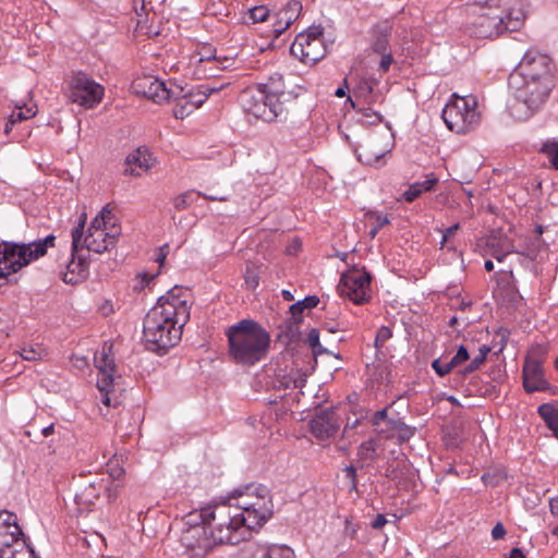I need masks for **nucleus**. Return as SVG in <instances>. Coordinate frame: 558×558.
Instances as JSON below:
<instances>
[{
	"label": "nucleus",
	"mask_w": 558,
	"mask_h": 558,
	"mask_svg": "<svg viewBox=\"0 0 558 558\" xmlns=\"http://www.w3.org/2000/svg\"><path fill=\"white\" fill-rule=\"evenodd\" d=\"M272 514L269 489L264 485L248 484L234 489L228 501L203 507L207 519L219 520L230 533L231 545H236L251 536V532L260 527Z\"/></svg>",
	"instance_id": "f257e3e1"
},
{
	"label": "nucleus",
	"mask_w": 558,
	"mask_h": 558,
	"mask_svg": "<svg viewBox=\"0 0 558 558\" xmlns=\"http://www.w3.org/2000/svg\"><path fill=\"white\" fill-rule=\"evenodd\" d=\"M291 97V93L286 90L283 76L275 73L265 83L245 89L240 100L247 113L265 122H272L286 117V104Z\"/></svg>",
	"instance_id": "f03ea898"
},
{
	"label": "nucleus",
	"mask_w": 558,
	"mask_h": 558,
	"mask_svg": "<svg viewBox=\"0 0 558 558\" xmlns=\"http://www.w3.org/2000/svg\"><path fill=\"white\" fill-rule=\"evenodd\" d=\"M203 508L189 513L187 524L181 535V543L189 558H206L216 547L231 545L230 533L219 520L205 518Z\"/></svg>",
	"instance_id": "7ed1b4c3"
},
{
	"label": "nucleus",
	"mask_w": 558,
	"mask_h": 558,
	"mask_svg": "<svg viewBox=\"0 0 558 558\" xmlns=\"http://www.w3.org/2000/svg\"><path fill=\"white\" fill-rule=\"evenodd\" d=\"M184 311L175 316L171 306L151 307L143 322V335L148 350L163 354L174 347L182 337L187 323Z\"/></svg>",
	"instance_id": "20e7f679"
},
{
	"label": "nucleus",
	"mask_w": 558,
	"mask_h": 558,
	"mask_svg": "<svg viewBox=\"0 0 558 558\" xmlns=\"http://www.w3.org/2000/svg\"><path fill=\"white\" fill-rule=\"evenodd\" d=\"M229 353L238 364L254 365L270 347L269 333L255 320L242 319L227 331Z\"/></svg>",
	"instance_id": "39448f33"
},
{
	"label": "nucleus",
	"mask_w": 558,
	"mask_h": 558,
	"mask_svg": "<svg viewBox=\"0 0 558 558\" xmlns=\"http://www.w3.org/2000/svg\"><path fill=\"white\" fill-rule=\"evenodd\" d=\"M86 215L83 214L77 226L72 230V248L77 253L80 248H86L89 252L101 254L116 246L118 238L121 234V228L116 225V218L108 207L93 219L84 235Z\"/></svg>",
	"instance_id": "423d86ee"
},
{
	"label": "nucleus",
	"mask_w": 558,
	"mask_h": 558,
	"mask_svg": "<svg viewBox=\"0 0 558 558\" xmlns=\"http://www.w3.org/2000/svg\"><path fill=\"white\" fill-rule=\"evenodd\" d=\"M517 0H485L481 5L483 12L475 26L477 35L485 38L497 37L504 32H514L520 28L524 13L514 8Z\"/></svg>",
	"instance_id": "0eeeda50"
},
{
	"label": "nucleus",
	"mask_w": 558,
	"mask_h": 558,
	"mask_svg": "<svg viewBox=\"0 0 558 558\" xmlns=\"http://www.w3.org/2000/svg\"><path fill=\"white\" fill-rule=\"evenodd\" d=\"M508 84L517 100L510 107L511 114L517 120H526L538 111L555 86V82L530 80L517 74L509 75Z\"/></svg>",
	"instance_id": "6e6552de"
},
{
	"label": "nucleus",
	"mask_w": 558,
	"mask_h": 558,
	"mask_svg": "<svg viewBox=\"0 0 558 558\" xmlns=\"http://www.w3.org/2000/svg\"><path fill=\"white\" fill-rule=\"evenodd\" d=\"M56 236L49 234L29 243L3 242L0 244V279H8L33 260L46 255L54 246Z\"/></svg>",
	"instance_id": "1a4fd4ad"
},
{
	"label": "nucleus",
	"mask_w": 558,
	"mask_h": 558,
	"mask_svg": "<svg viewBox=\"0 0 558 558\" xmlns=\"http://www.w3.org/2000/svg\"><path fill=\"white\" fill-rule=\"evenodd\" d=\"M448 102L442 109V120L447 128L457 133L465 134L474 130L481 122V113L477 110V98L473 95L459 97Z\"/></svg>",
	"instance_id": "9d476101"
},
{
	"label": "nucleus",
	"mask_w": 558,
	"mask_h": 558,
	"mask_svg": "<svg viewBox=\"0 0 558 558\" xmlns=\"http://www.w3.org/2000/svg\"><path fill=\"white\" fill-rule=\"evenodd\" d=\"M0 558H37L26 543L16 514L0 511Z\"/></svg>",
	"instance_id": "9b49d317"
},
{
	"label": "nucleus",
	"mask_w": 558,
	"mask_h": 558,
	"mask_svg": "<svg viewBox=\"0 0 558 558\" xmlns=\"http://www.w3.org/2000/svg\"><path fill=\"white\" fill-rule=\"evenodd\" d=\"M323 32L322 26H311L306 32L300 33L290 47L291 54L306 64H315L322 60L327 53Z\"/></svg>",
	"instance_id": "f8f14e48"
},
{
	"label": "nucleus",
	"mask_w": 558,
	"mask_h": 558,
	"mask_svg": "<svg viewBox=\"0 0 558 558\" xmlns=\"http://www.w3.org/2000/svg\"><path fill=\"white\" fill-rule=\"evenodd\" d=\"M371 274L363 268H352L342 274L338 290L342 296L355 304H364L371 299Z\"/></svg>",
	"instance_id": "ddd939ff"
},
{
	"label": "nucleus",
	"mask_w": 558,
	"mask_h": 558,
	"mask_svg": "<svg viewBox=\"0 0 558 558\" xmlns=\"http://www.w3.org/2000/svg\"><path fill=\"white\" fill-rule=\"evenodd\" d=\"M104 87L95 82L89 75L78 72L69 82L68 96L72 102L85 108H93L104 97Z\"/></svg>",
	"instance_id": "4468645a"
},
{
	"label": "nucleus",
	"mask_w": 558,
	"mask_h": 558,
	"mask_svg": "<svg viewBox=\"0 0 558 558\" xmlns=\"http://www.w3.org/2000/svg\"><path fill=\"white\" fill-rule=\"evenodd\" d=\"M511 74L530 80L554 82L550 58L537 50H527Z\"/></svg>",
	"instance_id": "2eb2a0df"
},
{
	"label": "nucleus",
	"mask_w": 558,
	"mask_h": 558,
	"mask_svg": "<svg viewBox=\"0 0 558 558\" xmlns=\"http://www.w3.org/2000/svg\"><path fill=\"white\" fill-rule=\"evenodd\" d=\"M134 93L143 95L156 104H161L174 96V89L168 88L163 81L154 76L137 77L132 83Z\"/></svg>",
	"instance_id": "dca6fc26"
},
{
	"label": "nucleus",
	"mask_w": 558,
	"mask_h": 558,
	"mask_svg": "<svg viewBox=\"0 0 558 558\" xmlns=\"http://www.w3.org/2000/svg\"><path fill=\"white\" fill-rule=\"evenodd\" d=\"M94 362L98 368L97 387L102 393L101 401L104 404L110 407L111 401L109 398L110 388L113 385L116 365L113 359H111L105 350L101 353H96Z\"/></svg>",
	"instance_id": "f3484780"
},
{
	"label": "nucleus",
	"mask_w": 558,
	"mask_h": 558,
	"mask_svg": "<svg viewBox=\"0 0 558 558\" xmlns=\"http://www.w3.org/2000/svg\"><path fill=\"white\" fill-rule=\"evenodd\" d=\"M310 427L317 439L325 440L338 433L340 422L333 409H323L311 420Z\"/></svg>",
	"instance_id": "a211bd4d"
},
{
	"label": "nucleus",
	"mask_w": 558,
	"mask_h": 558,
	"mask_svg": "<svg viewBox=\"0 0 558 558\" xmlns=\"http://www.w3.org/2000/svg\"><path fill=\"white\" fill-rule=\"evenodd\" d=\"M523 386L526 392L544 391L549 384L544 377L542 362L529 355L523 366Z\"/></svg>",
	"instance_id": "6ab92c4d"
},
{
	"label": "nucleus",
	"mask_w": 558,
	"mask_h": 558,
	"mask_svg": "<svg viewBox=\"0 0 558 558\" xmlns=\"http://www.w3.org/2000/svg\"><path fill=\"white\" fill-rule=\"evenodd\" d=\"M380 138L373 136L360 144L355 149L357 158L361 162L368 166H377L389 151L387 146L379 147Z\"/></svg>",
	"instance_id": "aec40b11"
},
{
	"label": "nucleus",
	"mask_w": 558,
	"mask_h": 558,
	"mask_svg": "<svg viewBox=\"0 0 558 558\" xmlns=\"http://www.w3.org/2000/svg\"><path fill=\"white\" fill-rule=\"evenodd\" d=\"M487 246L490 250L492 256L497 262H502L507 255L512 254V253L525 255L531 259L535 258L534 252L529 251L525 253L523 251L517 250L513 241L507 236L501 235V234L489 236L487 240Z\"/></svg>",
	"instance_id": "412c9836"
},
{
	"label": "nucleus",
	"mask_w": 558,
	"mask_h": 558,
	"mask_svg": "<svg viewBox=\"0 0 558 558\" xmlns=\"http://www.w3.org/2000/svg\"><path fill=\"white\" fill-rule=\"evenodd\" d=\"M392 25L389 21H380L375 24L371 32V47L377 53L386 52L389 48V38Z\"/></svg>",
	"instance_id": "4be33fe9"
},
{
	"label": "nucleus",
	"mask_w": 558,
	"mask_h": 558,
	"mask_svg": "<svg viewBox=\"0 0 558 558\" xmlns=\"http://www.w3.org/2000/svg\"><path fill=\"white\" fill-rule=\"evenodd\" d=\"M125 172L132 175H140L141 171H147L151 168V155L146 148L133 150L125 160Z\"/></svg>",
	"instance_id": "5701e85b"
},
{
	"label": "nucleus",
	"mask_w": 558,
	"mask_h": 558,
	"mask_svg": "<svg viewBox=\"0 0 558 558\" xmlns=\"http://www.w3.org/2000/svg\"><path fill=\"white\" fill-rule=\"evenodd\" d=\"M105 480L101 478L92 481L88 484L81 487L78 492H76L75 501L78 506H82L87 509L89 506L94 505L95 500L99 498L100 494L105 490Z\"/></svg>",
	"instance_id": "b1692460"
},
{
	"label": "nucleus",
	"mask_w": 558,
	"mask_h": 558,
	"mask_svg": "<svg viewBox=\"0 0 558 558\" xmlns=\"http://www.w3.org/2000/svg\"><path fill=\"white\" fill-rule=\"evenodd\" d=\"M182 289L174 287L170 291L167 292L166 295H162L158 299L157 304L154 307H165L171 306L174 310L175 316H179L181 311L185 312L186 320L190 319V307L187 305V301L182 296Z\"/></svg>",
	"instance_id": "393cba45"
},
{
	"label": "nucleus",
	"mask_w": 558,
	"mask_h": 558,
	"mask_svg": "<svg viewBox=\"0 0 558 558\" xmlns=\"http://www.w3.org/2000/svg\"><path fill=\"white\" fill-rule=\"evenodd\" d=\"M302 4L299 1L290 2L286 9L280 11V20L278 25L275 27V33L280 35L286 31L300 15Z\"/></svg>",
	"instance_id": "a878e982"
},
{
	"label": "nucleus",
	"mask_w": 558,
	"mask_h": 558,
	"mask_svg": "<svg viewBox=\"0 0 558 558\" xmlns=\"http://www.w3.org/2000/svg\"><path fill=\"white\" fill-rule=\"evenodd\" d=\"M74 254L72 252V260L68 264V271L64 274L63 281L66 283L75 284L80 279L85 278L87 274V263L83 258H78L76 262L74 259Z\"/></svg>",
	"instance_id": "bb28decb"
},
{
	"label": "nucleus",
	"mask_w": 558,
	"mask_h": 558,
	"mask_svg": "<svg viewBox=\"0 0 558 558\" xmlns=\"http://www.w3.org/2000/svg\"><path fill=\"white\" fill-rule=\"evenodd\" d=\"M388 423L389 428L384 434L386 438L398 437L400 441H407L414 434V429L400 420H389Z\"/></svg>",
	"instance_id": "cd10ccee"
},
{
	"label": "nucleus",
	"mask_w": 558,
	"mask_h": 558,
	"mask_svg": "<svg viewBox=\"0 0 558 558\" xmlns=\"http://www.w3.org/2000/svg\"><path fill=\"white\" fill-rule=\"evenodd\" d=\"M537 412L558 439V408L551 403H543L538 407Z\"/></svg>",
	"instance_id": "c85d7f7f"
},
{
	"label": "nucleus",
	"mask_w": 558,
	"mask_h": 558,
	"mask_svg": "<svg viewBox=\"0 0 558 558\" xmlns=\"http://www.w3.org/2000/svg\"><path fill=\"white\" fill-rule=\"evenodd\" d=\"M319 299L316 295H310L304 298L301 301H298L296 303L292 304L289 308L292 318L296 324L302 322V314L305 310L314 308L318 305Z\"/></svg>",
	"instance_id": "c756f323"
},
{
	"label": "nucleus",
	"mask_w": 558,
	"mask_h": 558,
	"mask_svg": "<svg viewBox=\"0 0 558 558\" xmlns=\"http://www.w3.org/2000/svg\"><path fill=\"white\" fill-rule=\"evenodd\" d=\"M177 89H179V92L174 90V96L171 97V99L177 101V105L173 108V116L177 119H184L185 117L190 116L194 109L193 106H191L186 98L182 95L184 92L183 88L177 87Z\"/></svg>",
	"instance_id": "7c9ffc66"
},
{
	"label": "nucleus",
	"mask_w": 558,
	"mask_h": 558,
	"mask_svg": "<svg viewBox=\"0 0 558 558\" xmlns=\"http://www.w3.org/2000/svg\"><path fill=\"white\" fill-rule=\"evenodd\" d=\"M21 356L25 361H39L46 355V350L40 344H29L21 349Z\"/></svg>",
	"instance_id": "2f4dec72"
},
{
	"label": "nucleus",
	"mask_w": 558,
	"mask_h": 558,
	"mask_svg": "<svg viewBox=\"0 0 558 558\" xmlns=\"http://www.w3.org/2000/svg\"><path fill=\"white\" fill-rule=\"evenodd\" d=\"M36 114L34 106H16L15 110L9 116L10 123L16 124L27 120Z\"/></svg>",
	"instance_id": "473e14b6"
},
{
	"label": "nucleus",
	"mask_w": 558,
	"mask_h": 558,
	"mask_svg": "<svg viewBox=\"0 0 558 558\" xmlns=\"http://www.w3.org/2000/svg\"><path fill=\"white\" fill-rule=\"evenodd\" d=\"M182 95L186 98L189 104L193 106L194 110L199 108L207 100L206 94H204L199 85L186 93H182Z\"/></svg>",
	"instance_id": "72a5a7b5"
},
{
	"label": "nucleus",
	"mask_w": 558,
	"mask_h": 558,
	"mask_svg": "<svg viewBox=\"0 0 558 558\" xmlns=\"http://www.w3.org/2000/svg\"><path fill=\"white\" fill-rule=\"evenodd\" d=\"M541 151L548 158L553 168L558 170V141L544 143Z\"/></svg>",
	"instance_id": "f704fd0d"
},
{
	"label": "nucleus",
	"mask_w": 558,
	"mask_h": 558,
	"mask_svg": "<svg viewBox=\"0 0 558 558\" xmlns=\"http://www.w3.org/2000/svg\"><path fill=\"white\" fill-rule=\"evenodd\" d=\"M263 558H294V553L287 546L274 545L264 551Z\"/></svg>",
	"instance_id": "c9c22d12"
},
{
	"label": "nucleus",
	"mask_w": 558,
	"mask_h": 558,
	"mask_svg": "<svg viewBox=\"0 0 558 558\" xmlns=\"http://www.w3.org/2000/svg\"><path fill=\"white\" fill-rule=\"evenodd\" d=\"M507 478V473L504 470H489L482 475V481L488 486H498Z\"/></svg>",
	"instance_id": "e433bc0d"
},
{
	"label": "nucleus",
	"mask_w": 558,
	"mask_h": 558,
	"mask_svg": "<svg viewBox=\"0 0 558 558\" xmlns=\"http://www.w3.org/2000/svg\"><path fill=\"white\" fill-rule=\"evenodd\" d=\"M306 379L300 374H289L279 380V387L283 389H295L304 386Z\"/></svg>",
	"instance_id": "4c0bfd02"
},
{
	"label": "nucleus",
	"mask_w": 558,
	"mask_h": 558,
	"mask_svg": "<svg viewBox=\"0 0 558 558\" xmlns=\"http://www.w3.org/2000/svg\"><path fill=\"white\" fill-rule=\"evenodd\" d=\"M389 420L390 418L387 417V409H383L375 412L372 418V423L376 432L384 435L387 428H389Z\"/></svg>",
	"instance_id": "58836bf2"
},
{
	"label": "nucleus",
	"mask_w": 558,
	"mask_h": 558,
	"mask_svg": "<svg viewBox=\"0 0 558 558\" xmlns=\"http://www.w3.org/2000/svg\"><path fill=\"white\" fill-rule=\"evenodd\" d=\"M307 343L312 348L315 355L326 352V349H324L319 342V331L316 328L310 330L307 335Z\"/></svg>",
	"instance_id": "ea45409f"
},
{
	"label": "nucleus",
	"mask_w": 558,
	"mask_h": 558,
	"mask_svg": "<svg viewBox=\"0 0 558 558\" xmlns=\"http://www.w3.org/2000/svg\"><path fill=\"white\" fill-rule=\"evenodd\" d=\"M193 194V191H187L175 196L172 201L174 208L178 210L187 208L194 202Z\"/></svg>",
	"instance_id": "a19ab883"
},
{
	"label": "nucleus",
	"mask_w": 558,
	"mask_h": 558,
	"mask_svg": "<svg viewBox=\"0 0 558 558\" xmlns=\"http://www.w3.org/2000/svg\"><path fill=\"white\" fill-rule=\"evenodd\" d=\"M368 216H369L371 218H374V219H375V222H374L373 227H372V228H371V230H369V235H371V238H373V239H374V238L377 235L378 231H379L383 227H385V226L389 225V223H390V221H389L388 217H386V216H381V215L376 214V213H369V214H368Z\"/></svg>",
	"instance_id": "79ce46f5"
},
{
	"label": "nucleus",
	"mask_w": 558,
	"mask_h": 558,
	"mask_svg": "<svg viewBox=\"0 0 558 558\" xmlns=\"http://www.w3.org/2000/svg\"><path fill=\"white\" fill-rule=\"evenodd\" d=\"M392 337V330L388 326H381L375 337V347L377 349H381L387 340H389Z\"/></svg>",
	"instance_id": "37998d69"
},
{
	"label": "nucleus",
	"mask_w": 558,
	"mask_h": 558,
	"mask_svg": "<svg viewBox=\"0 0 558 558\" xmlns=\"http://www.w3.org/2000/svg\"><path fill=\"white\" fill-rule=\"evenodd\" d=\"M432 367L440 377L448 375L454 368L453 365H451L450 361L442 362L440 357L435 359L432 362Z\"/></svg>",
	"instance_id": "c03bdc74"
},
{
	"label": "nucleus",
	"mask_w": 558,
	"mask_h": 558,
	"mask_svg": "<svg viewBox=\"0 0 558 558\" xmlns=\"http://www.w3.org/2000/svg\"><path fill=\"white\" fill-rule=\"evenodd\" d=\"M269 15V10L264 5L254 7L250 11V17L254 23L264 22Z\"/></svg>",
	"instance_id": "a18cd8bd"
},
{
	"label": "nucleus",
	"mask_w": 558,
	"mask_h": 558,
	"mask_svg": "<svg viewBox=\"0 0 558 558\" xmlns=\"http://www.w3.org/2000/svg\"><path fill=\"white\" fill-rule=\"evenodd\" d=\"M470 359V354L468 349L464 345H460L456 355L450 360L451 365L456 368L462 363L466 362Z\"/></svg>",
	"instance_id": "49530a36"
},
{
	"label": "nucleus",
	"mask_w": 558,
	"mask_h": 558,
	"mask_svg": "<svg viewBox=\"0 0 558 558\" xmlns=\"http://www.w3.org/2000/svg\"><path fill=\"white\" fill-rule=\"evenodd\" d=\"M437 183H438V179L435 175L430 174L427 177L426 180H424L422 182H415L414 184L420 190V193L422 194L423 192L433 191Z\"/></svg>",
	"instance_id": "de8ad7c7"
},
{
	"label": "nucleus",
	"mask_w": 558,
	"mask_h": 558,
	"mask_svg": "<svg viewBox=\"0 0 558 558\" xmlns=\"http://www.w3.org/2000/svg\"><path fill=\"white\" fill-rule=\"evenodd\" d=\"M359 454H360L363 459L374 460V459H375L376 451H375V448H374L373 442H371V441L363 442V444L361 445V447H360Z\"/></svg>",
	"instance_id": "09e8293b"
},
{
	"label": "nucleus",
	"mask_w": 558,
	"mask_h": 558,
	"mask_svg": "<svg viewBox=\"0 0 558 558\" xmlns=\"http://www.w3.org/2000/svg\"><path fill=\"white\" fill-rule=\"evenodd\" d=\"M486 361L483 354L477 353L471 361V363L464 368L463 374H470L478 369L482 364Z\"/></svg>",
	"instance_id": "8fccbe9b"
},
{
	"label": "nucleus",
	"mask_w": 558,
	"mask_h": 558,
	"mask_svg": "<svg viewBox=\"0 0 558 558\" xmlns=\"http://www.w3.org/2000/svg\"><path fill=\"white\" fill-rule=\"evenodd\" d=\"M420 196H421L420 190L413 183V184H410L408 190H405L403 192L401 199H403L407 203H412Z\"/></svg>",
	"instance_id": "3c124183"
},
{
	"label": "nucleus",
	"mask_w": 558,
	"mask_h": 558,
	"mask_svg": "<svg viewBox=\"0 0 558 558\" xmlns=\"http://www.w3.org/2000/svg\"><path fill=\"white\" fill-rule=\"evenodd\" d=\"M343 472L345 473V477H348L350 480L351 490H356V488H357L356 469L353 465H348L344 468Z\"/></svg>",
	"instance_id": "603ef678"
},
{
	"label": "nucleus",
	"mask_w": 558,
	"mask_h": 558,
	"mask_svg": "<svg viewBox=\"0 0 558 558\" xmlns=\"http://www.w3.org/2000/svg\"><path fill=\"white\" fill-rule=\"evenodd\" d=\"M381 59L379 62V70L381 72H388L390 69L391 63L393 62L392 54L390 51L381 52Z\"/></svg>",
	"instance_id": "864d4df0"
},
{
	"label": "nucleus",
	"mask_w": 558,
	"mask_h": 558,
	"mask_svg": "<svg viewBox=\"0 0 558 558\" xmlns=\"http://www.w3.org/2000/svg\"><path fill=\"white\" fill-rule=\"evenodd\" d=\"M460 229V225L456 223L445 230H439L442 233L441 239V247H444L445 243L454 235V233Z\"/></svg>",
	"instance_id": "5fc2aeb1"
},
{
	"label": "nucleus",
	"mask_w": 558,
	"mask_h": 558,
	"mask_svg": "<svg viewBox=\"0 0 558 558\" xmlns=\"http://www.w3.org/2000/svg\"><path fill=\"white\" fill-rule=\"evenodd\" d=\"M120 488L121 486L119 484H113L110 487H108V485L106 484L105 490L107 492L108 502H113L118 498L120 494Z\"/></svg>",
	"instance_id": "6e6d98bb"
},
{
	"label": "nucleus",
	"mask_w": 558,
	"mask_h": 558,
	"mask_svg": "<svg viewBox=\"0 0 558 558\" xmlns=\"http://www.w3.org/2000/svg\"><path fill=\"white\" fill-rule=\"evenodd\" d=\"M199 87L206 94V97L208 98L211 94L219 92L222 88L221 86L213 85L211 83H203L199 84Z\"/></svg>",
	"instance_id": "4d7b16f0"
},
{
	"label": "nucleus",
	"mask_w": 558,
	"mask_h": 558,
	"mask_svg": "<svg viewBox=\"0 0 558 558\" xmlns=\"http://www.w3.org/2000/svg\"><path fill=\"white\" fill-rule=\"evenodd\" d=\"M505 534H506V530L500 522H498L492 530V537L494 539H500L505 536Z\"/></svg>",
	"instance_id": "13d9d810"
},
{
	"label": "nucleus",
	"mask_w": 558,
	"mask_h": 558,
	"mask_svg": "<svg viewBox=\"0 0 558 558\" xmlns=\"http://www.w3.org/2000/svg\"><path fill=\"white\" fill-rule=\"evenodd\" d=\"M214 60L216 63H218V66L220 69H229L233 65L234 61L230 58H223L222 60L220 58L214 57Z\"/></svg>",
	"instance_id": "bf43d9fd"
},
{
	"label": "nucleus",
	"mask_w": 558,
	"mask_h": 558,
	"mask_svg": "<svg viewBox=\"0 0 558 558\" xmlns=\"http://www.w3.org/2000/svg\"><path fill=\"white\" fill-rule=\"evenodd\" d=\"M387 523V519L384 514H377L372 522V527L375 530L381 529Z\"/></svg>",
	"instance_id": "052dcab7"
},
{
	"label": "nucleus",
	"mask_w": 558,
	"mask_h": 558,
	"mask_svg": "<svg viewBox=\"0 0 558 558\" xmlns=\"http://www.w3.org/2000/svg\"><path fill=\"white\" fill-rule=\"evenodd\" d=\"M138 278H140V284L137 288L144 289L155 278V276L148 275V274H141V275H138Z\"/></svg>",
	"instance_id": "680f3d73"
},
{
	"label": "nucleus",
	"mask_w": 558,
	"mask_h": 558,
	"mask_svg": "<svg viewBox=\"0 0 558 558\" xmlns=\"http://www.w3.org/2000/svg\"><path fill=\"white\" fill-rule=\"evenodd\" d=\"M197 194H198V196H201L205 199H209V201H219V202L228 201V197L222 196V195L206 194V193H202V192H198Z\"/></svg>",
	"instance_id": "e2e57ef3"
},
{
	"label": "nucleus",
	"mask_w": 558,
	"mask_h": 558,
	"mask_svg": "<svg viewBox=\"0 0 558 558\" xmlns=\"http://www.w3.org/2000/svg\"><path fill=\"white\" fill-rule=\"evenodd\" d=\"M301 248V242L299 240H294L287 246V253L289 255H295Z\"/></svg>",
	"instance_id": "0e129e2a"
},
{
	"label": "nucleus",
	"mask_w": 558,
	"mask_h": 558,
	"mask_svg": "<svg viewBox=\"0 0 558 558\" xmlns=\"http://www.w3.org/2000/svg\"><path fill=\"white\" fill-rule=\"evenodd\" d=\"M245 283L250 288H255L258 284V279H257V277L253 272H251V274L247 272L246 276H245Z\"/></svg>",
	"instance_id": "69168bd1"
},
{
	"label": "nucleus",
	"mask_w": 558,
	"mask_h": 558,
	"mask_svg": "<svg viewBox=\"0 0 558 558\" xmlns=\"http://www.w3.org/2000/svg\"><path fill=\"white\" fill-rule=\"evenodd\" d=\"M169 250V245L168 244H165L162 247H160V251H159V254L158 256L156 257V260L162 265L165 259H166V256H167V252Z\"/></svg>",
	"instance_id": "338daca9"
},
{
	"label": "nucleus",
	"mask_w": 558,
	"mask_h": 558,
	"mask_svg": "<svg viewBox=\"0 0 558 558\" xmlns=\"http://www.w3.org/2000/svg\"><path fill=\"white\" fill-rule=\"evenodd\" d=\"M550 512L558 517V496L554 497L549 501Z\"/></svg>",
	"instance_id": "774afa93"
}]
</instances>
